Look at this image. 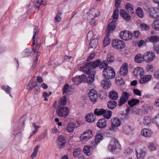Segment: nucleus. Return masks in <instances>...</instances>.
Here are the masks:
<instances>
[{
    "label": "nucleus",
    "mask_w": 159,
    "mask_h": 159,
    "mask_svg": "<svg viewBox=\"0 0 159 159\" xmlns=\"http://www.w3.org/2000/svg\"><path fill=\"white\" fill-rule=\"evenodd\" d=\"M121 121L117 117H113L111 119V125L109 127L108 130L111 132H117L119 131L118 127L121 124Z\"/></svg>",
    "instance_id": "1"
},
{
    "label": "nucleus",
    "mask_w": 159,
    "mask_h": 159,
    "mask_svg": "<svg viewBox=\"0 0 159 159\" xmlns=\"http://www.w3.org/2000/svg\"><path fill=\"white\" fill-rule=\"evenodd\" d=\"M119 10L117 9H116L114 11L113 15V20L109 23L107 28L106 31V34L108 33L110 35V33H111L115 29V25L114 22L117 20L118 16Z\"/></svg>",
    "instance_id": "2"
},
{
    "label": "nucleus",
    "mask_w": 159,
    "mask_h": 159,
    "mask_svg": "<svg viewBox=\"0 0 159 159\" xmlns=\"http://www.w3.org/2000/svg\"><path fill=\"white\" fill-rule=\"evenodd\" d=\"M102 74L105 79L111 80L115 78L116 73L114 69L111 66H107L103 70Z\"/></svg>",
    "instance_id": "3"
},
{
    "label": "nucleus",
    "mask_w": 159,
    "mask_h": 159,
    "mask_svg": "<svg viewBox=\"0 0 159 159\" xmlns=\"http://www.w3.org/2000/svg\"><path fill=\"white\" fill-rule=\"evenodd\" d=\"M108 148L111 152H118L121 149V146L118 140L113 139L110 142Z\"/></svg>",
    "instance_id": "4"
},
{
    "label": "nucleus",
    "mask_w": 159,
    "mask_h": 159,
    "mask_svg": "<svg viewBox=\"0 0 159 159\" xmlns=\"http://www.w3.org/2000/svg\"><path fill=\"white\" fill-rule=\"evenodd\" d=\"M69 113V109L66 107L59 105L56 111V114L57 116L66 118L68 115Z\"/></svg>",
    "instance_id": "5"
},
{
    "label": "nucleus",
    "mask_w": 159,
    "mask_h": 159,
    "mask_svg": "<svg viewBox=\"0 0 159 159\" xmlns=\"http://www.w3.org/2000/svg\"><path fill=\"white\" fill-rule=\"evenodd\" d=\"M136 153L137 159H144L146 155V151L145 148L140 146L136 147Z\"/></svg>",
    "instance_id": "6"
},
{
    "label": "nucleus",
    "mask_w": 159,
    "mask_h": 159,
    "mask_svg": "<svg viewBox=\"0 0 159 159\" xmlns=\"http://www.w3.org/2000/svg\"><path fill=\"white\" fill-rule=\"evenodd\" d=\"M112 44L113 47L117 49H123L125 46V42L123 41L118 39L113 40Z\"/></svg>",
    "instance_id": "7"
},
{
    "label": "nucleus",
    "mask_w": 159,
    "mask_h": 159,
    "mask_svg": "<svg viewBox=\"0 0 159 159\" xmlns=\"http://www.w3.org/2000/svg\"><path fill=\"white\" fill-rule=\"evenodd\" d=\"M148 15L150 18L156 19L159 18V9L157 8H150L148 10Z\"/></svg>",
    "instance_id": "8"
},
{
    "label": "nucleus",
    "mask_w": 159,
    "mask_h": 159,
    "mask_svg": "<svg viewBox=\"0 0 159 159\" xmlns=\"http://www.w3.org/2000/svg\"><path fill=\"white\" fill-rule=\"evenodd\" d=\"M130 93L127 92H124L119 100V102L118 103V105L121 106L122 105L127 101L128 100L129 97Z\"/></svg>",
    "instance_id": "9"
},
{
    "label": "nucleus",
    "mask_w": 159,
    "mask_h": 159,
    "mask_svg": "<svg viewBox=\"0 0 159 159\" xmlns=\"http://www.w3.org/2000/svg\"><path fill=\"white\" fill-rule=\"evenodd\" d=\"M37 27H35L34 30V34L33 36V37L32 39V40L33 41V45L32 49L34 52V53L36 52L39 51V48L40 47V45L39 43H37L36 45L35 46V38L36 37V34L38 32V31L36 29Z\"/></svg>",
    "instance_id": "10"
},
{
    "label": "nucleus",
    "mask_w": 159,
    "mask_h": 159,
    "mask_svg": "<svg viewBox=\"0 0 159 159\" xmlns=\"http://www.w3.org/2000/svg\"><path fill=\"white\" fill-rule=\"evenodd\" d=\"M120 36L121 39L125 40H128L132 39L133 35L132 33L128 31H123L120 33Z\"/></svg>",
    "instance_id": "11"
},
{
    "label": "nucleus",
    "mask_w": 159,
    "mask_h": 159,
    "mask_svg": "<svg viewBox=\"0 0 159 159\" xmlns=\"http://www.w3.org/2000/svg\"><path fill=\"white\" fill-rule=\"evenodd\" d=\"M144 61L149 62L153 61L155 58V54L153 52H147L144 54Z\"/></svg>",
    "instance_id": "12"
},
{
    "label": "nucleus",
    "mask_w": 159,
    "mask_h": 159,
    "mask_svg": "<svg viewBox=\"0 0 159 159\" xmlns=\"http://www.w3.org/2000/svg\"><path fill=\"white\" fill-rule=\"evenodd\" d=\"M89 96L92 102H97L98 96L97 92L95 90L92 89L89 93Z\"/></svg>",
    "instance_id": "13"
},
{
    "label": "nucleus",
    "mask_w": 159,
    "mask_h": 159,
    "mask_svg": "<svg viewBox=\"0 0 159 159\" xmlns=\"http://www.w3.org/2000/svg\"><path fill=\"white\" fill-rule=\"evenodd\" d=\"M57 146L59 148H62L65 145L66 140L62 136H59L57 142Z\"/></svg>",
    "instance_id": "14"
},
{
    "label": "nucleus",
    "mask_w": 159,
    "mask_h": 159,
    "mask_svg": "<svg viewBox=\"0 0 159 159\" xmlns=\"http://www.w3.org/2000/svg\"><path fill=\"white\" fill-rule=\"evenodd\" d=\"M133 73L134 75L136 77H140V78L143 75L144 71L142 67H138L134 69Z\"/></svg>",
    "instance_id": "15"
},
{
    "label": "nucleus",
    "mask_w": 159,
    "mask_h": 159,
    "mask_svg": "<svg viewBox=\"0 0 159 159\" xmlns=\"http://www.w3.org/2000/svg\"><path fill=\"white\" fill-rule=\"evenodd\" d=\"M100 12L98 10L93 9L91 10L89 12L86 13V15L87 16H89L91 18H94L99 15Z\"/></svg>",
    "instance_id": "16"
},
{
    "label": "nucleus",
    "mask_w": 159,
    "mask_h": 159,
    "mask_svg": "<svg viewBox=\"0 0 159 159\" xmlns=\"http://www.w3.org/2000/svg\"><path fill=\"white\" fill-rule=\"evenodd\" d=\"M128 72V66L126 63H124L121 67L120 74L122 75L125 76L126 75Z\"/></svg>",
    "instance_id": "17"
},
{
    "label": "nucleus",
    "mask_w": 159,
    "mask_h": 159,
    "mask_svg": "<svg viewBox=\"0 0 159 159\" xmlns=\"http://www.w3.org/2000/svg\"><path fill=\"white\" fill-rule=\"evenodd\" d=\"M141 134L142 135L145 137H149L153 135V132L151 129H143L141 131Z\"/></svg>",
    "instance_id": "18"
},
{
    "label": "nucleus",
    "mask_w": 159,
    "mask_h": 159,
    "mask_svg": "<svg viewBox=\"0 0 159 159\" xmlns=\"http://www.w3.org/2000/svg\"><path fill=\"white\" fill-rule=\"evenodd\" d=\"M91 67L89 62H87L83 66L80 68V70L81 71L86 73V74H89L90 73Z\"/></svg>",
    "instance_id": "19"
},
{
    "label": "nucleus",
    "mask_w": 159,
    "mask_h": 159,
    "mask_svg": "<svg viewBox=\"0 0 159 159\" xmlns=\"http://www.w3.org/2000/svg\"><path fill=\"white\" fill-rule=\"evenodd\" d=\"M110 80H107L105 79L104 80H102L101 81V84L102 86L105 89H108L109 88L111 84V83Z\"/></svg>",
    "instance_id": "20"
},
{
    "label": "nucleus",
    "mask_w": 159,
    "mask_h": 159,
    "mask_svg": "<svg viewBox=\"0 0 159 159\" xmlns=\"http://www.w3.org/2000/svg\"><path fill=\"white\" fill-rule=\"evenodd\" d=\"M12 126L14 128V131L15 133L14 134L15 135L20 134L23 130V128H19L18 123H14L12 124Z\"/></svg>",
    "instance_id": "21"
},
{
    "label": "nucleus",
    "mask_w": 159,
    "mask_h": 159,
    "mask_svg": "<svg viewBox=\"0 0 159 159\" xmlns=\"http://www.w3.org/2000/svg\"><path fill=\"white\" fill-rule=\"evenodd\" d=\"M120 14L126 20H129L131 19L130 16L123 9H121L120 10Z\"/></svg>",
    "instance_id": "22"
},
{
    "label": "nucleus",
    "mask_w": 159,
    "mask_h": 159,
    "mask_svg": "<svg viewBox=\"0 0 159 159\" xmlns=\"http://www.w3.org/2000/svg\"><path fill=\"white\" fill-rule=\"evenodd\" d=\"M107 125L106 120L104 118L99 120L97 123V126L100 128H103L106 127Z\"/></svg>",
    "instance_id": "23"
},
{
    "label": "nucleus",
    "mask_w": 159,
    "mask_h": 159,
    "mask_svg": "<svg viewBox=\"0 0 159 159\" xmlns=\"http://www.w3.org/2000/svg\"><path fill=\"white\" fill-rule=\"evenodd\" d=\"M139 80L141 84H145L150 80L152 78V76L150 75H147L142 77L141 76Z\"/></svg>",
    "instance_id": "24"
},
{
    "label": "nucleus",
    "mask_w": 159,
    "mask_h": 159,
    "mask_svg": "<svg viewBox=\"0 0 159 159\" xmlns=\"http://www.w3.org/2000/svg\"><path fill=\"white\" fill-rule=\"evenodd\" d=\"M109 97L111 100H116L118 98V93L115 91H111L109 93Z\"/></svg>",
    "instance_id": "25"
},
{
    "label": "nucleus",
    "mask_w": 159,
    "mask_h": 159,
    "mask_svg": "<svg viewBox=\"0 0 159 159\" xmlns=\"http://www.w3.org/2000/svg\"><path fill=\"white\" fill-rule=\"evenodd\" d=\"M125 9L129 14H132L134 12L133 6L129 3L126 4Z\"/></svg>",
    "instance_id": "26"
},
{
    "label": "nucleus",
    "mask_w": 159,
    "mask_h": 159,
    "mask_svg": "<svg viewBox=\"0 0 159 159\" xmlns=\"http://www.w3.org/2000/svg\"><path fill=\"white\" fill-rule=\"evenodd\" d=\"M75 125L73 123L70 122L67 125L66 130L69 133L73 132L75 127Z\"/></svg>",
    "instance_id": "27"
},
{
    "label": "nucleus",
    "mask_w": 159,
    "mask_h": 159,
    "mask_svg": "<svg viewBox=\"0 0 159 159\" xmlns=\"http://www.w3.org/2000/svg\"><path fill=\"white\" fill-rule=\"evenodd\" d=\"M122 128L123 132L126 134H129L132 130L131 126L129 125H125Z\"/></svg>",
    "instance_id": "28"
},
{
    "label": "nucleus",
    "mask_w": 159,
    "mask_h": 159,
    "mask_svg": "<svg viewBox=\"0 0 159 159\" xmlns=\"http://www.w3.org/2000/svg\"><path fill=\"white\" fill-rule=\"evenodd\" d=\"M117 105V102L113 100L109 101L107 103V107L109 109H114Z\"/></svg>",
    "instance_id": "29"
},
{
    "label": "nucleus",
    "mask_w": 159,
    "mask_h": 159,
    "mask_svg": "<svg viewBox=\"0 0 159 159\" xmlns=\"http://www.w3.org/2000/svg\"><path fill=\"white\" fill-rule=\"evenodd\" d=\"M152 26L155 30L159 31V19L154 20L152 24Z\"/></svg>",
    "instance_id": "30"
},
{
    "label": "nucleus",
    "mask_w": 159,
    "mask_h": 159,
    "mask_svg": "<svg viewBox=\"0 0 159 159\" xmlns=\"http://www.w3.org/2000/svg\"><path fill=\"white\" fill-rule=\"evenodd\" d=\"M139 99L135 98H133L131 100L128 101V104L130 106V107H132L133 106L136 105L137 103H139Z\"/></svg>",
    "instance_id": "31"
},
{
    "label": "nucleus",
    "mask_w": 159,
    "mask_h": 159,
    "mask_svg": "<svg viewBox=\"0 0 159 159\" xmlns=\"http://www.w3.org/2000/svg\"><path fill=\"white\" fill-rule=\"evenodd\" d=\"M95 73V72H94L93 74H89L86 79L87 82L88 84H91L93 82L94 80Z\"/></svg>",
    "instance_id": "32"
},
{
    "label": "nucleus",
    "mask_w": 159,
    "mask_h": 159,
    "mask_svg": "<svg viewBox=\"0 0 159 159\" xmlns=\"http://www.w3.org/2000/svg\"><path fill=\"white\" fill-rule=\"evenodd\" d=\"M98 43V40L97 39H92L90 42L89 47L92 48H95Z\"/></svg>",
    "instance_id": "33"
},
{
    "label": "nucleus",
    "mask_w": 159,
    "mask_h": 159,
    "mask_svg": "<svg viewBox=\"0 0 159 159\" xmlns=\"http://www.w3.org/2000/svg\"><path fill=\"white\" fill-rule=\"evenodd\" d=\"M135 62L138 63L142 62L144 61V56L143 57H142L141 54H138L135 57Z\"/></svg>",
    "instance_id": "34"
},
{
    "label": "nucleus",
    "mask_w": 159,
    "mask_h": 159,
    "mask_svg": "<svg viewBox=\"0 0 159 159\" xmlns=\"http://www.w3.org/2000/svg\"><path fill=\"white\" fill-rule=\"evenodd\" d=\"M109 33L106 34V36L104 38L103 41V47H105L110 43V39L109 36Z\"/></svg>",
    "instance_id": "35"
},
{
    "label": "nucleus",
    "mask_w": 159,
    "mask_h": 159,
    "mask_svg": "<svg viewBox=\"0 0 159 159\" xmlns=\"http://www.w3.org/2000/svg\"><path fill=\"white\" fill-rule=\"evenodd\" d=\"M101 62L100 60H97L94 62L91 61L89 62L91 67V69H93L97 67L99 65Z\"/></svg>",
    "instance_id": "36"
},
{
    "label": "nucleus",
    "mask_w": 159,
    "mask_h": 159,
    "mask_svg": "<svg viewBox=\"0 0 159 159\" xmlns=\"http://www.w3.org/2000/svg\"><path fill=\"white\" fill-rule=\"evenodd\" d=\"M136 13L140 18H143L144 17V14L142 8L140 7H138L136 10Z\"/></svg>",
    "instance_id": "37"
},
{
    "label": "nucleus",
    "mask_w": 159,
    "mask_h": 159,
    "mask_svg": "<svg viewBox=\"0 0 159 159\" xmlns=\"http://www.w3.org/2000/svg\"><path fill=\"white\" fill-rule=\"evenodd\" d=\"M87 121L89 122H92L94 121V115L93 113H89L85 117Z\"/></svg>",
    "instance_id": "38"
},
{
    "label": "nucleus",
    "mask_w": 159,
    "mask_h": 159,
    "mask_svg": "<svg viewBox=\"0 0 159 159\" xmlns=\"http://www.w3.org/2000/svg\"><path fill=\"white\" fill-rule=\"evenodd\" d=\"M46 4L45 0H37L35 3L34 6L36 7L39 8L41 5L44 6Z\"/></svg>",
    "instance_id": "39"
},
{
    "label": "nucleus",
    "mask_w": 159,
    "mask_h": 159,
    "mask_svg": "<svg viewBox=\"0 0 159 159\" xmlns=\"http://www.w3.org/2000/svg\"><path fill=\"white\" fill-rule=\"evenodd\" d=\"M105 112V110L103 109L96 108L95 109L94 112V114L97 116L103 115Z\"/></svg>",
    "instance_id": "40"
},
{
    "label": "nucleus",
    "mask_w": 159,
    "mask_h": 159,
    "mask_svg": "<svg viewBox=\"0 0 159 159\" xmlns=\"http://www.w3.org/2000/svg\"><path fill=\"white\" fill-rule=\"evenodd\" d=\"M143 110L146 112H148L152 111L153 107L149 104H145L143 106Z\"/></svg>",
    "instance_id": "41"
},
{
    "label": "nucleus",
    "mask_w": 159,
    "mask_h": 159,
    "mask_svg": "<svg viewBox=\"0 0 159 159\" xmlns=\"http://www.w3.org/2000/svg\"><path fill=\"white\" fill-rule=\"evenodd\" d=\"M47 135V132L46 131H45L43 133L41 134L38 137L37 139H35V141H39L40 140L44 139Z\"/></svg>",
    "instance_id": "42"
},
{
    "label": "nucleus",
    "mask_w": 159,
    "mask_h": 159,
    "mask_svg": "<svg viewBox=\"0 0 159 159\" xmlns=\"http://www.w3.org/2000/svg\"><path fill=\"white\" fill-rule=\"evenodd\" d=\"M86 76L84 75H83L79 76L78 77L77 76L75 78H74V80H76L79 81L80 83H81L85 80Z\"/></svg>",
    "instance_id": "43"
},
{
    "label": "nucleus",
    "mask_w": 159,
    "mask_h": 159,
    "mask_svg": "<svg viewBox=\"0 0 159 159\" xmlns=\"http://www.w3.org/2000/svg\"><path fill=\"white\" fill-rule=\"evenodd\" d=\"M103 136L101 134L98 133L95 136V141L98 143L100 141L103 139Z\"/></svg>",
    "instance_id": "44"
},
{
    "label": "nucleus",
    "mask_w": 159,
    "mask_h": 159,
    "mask_svg": "<svg viewBox=\"0 0 159 159\" xmlns=\"http://www.w3.org/2000/svg\"><path fill=\"white\" fill-rule=\"evenodd\" d=\"M39 147V145H37L35 147L34 149V152L30 156V158L32 159H33L37 156L38 148Z\"/></svg>",
    "instance_id": "45"
},
{
    "label": "nucleus",
    "mask_w": 159,
    "mask_h": 159,
    "mask_svg": "<svg viewBox=\"0 0 159 159\" xmlns=\"http://www.w3.org/2000/svg\"><path fill=\"white\" fill-rule=\"evenodd\" d=\"M152 120L148 116L144 117L143 119V124L144 125H148L151 124Z\"/></svg>",
    "instance_id": "46"
},
{
    "label": "nucleus",
    "mask_w": 159,
    "mask_h": 159,
    "mask_svg": "<svg viewBox=\"0 0 159 159\" xmlns=\"http://www.w3.org/2000/svg\"><path fill=\"white\" fill-rule=\"evenodd\" d=\"M111 114L112 112L111 111L109 110L106 111L105 110V112H104L103 115L105 118L109 119L111 118Z\"/></svg>",
    "instance_id": "47"
},
{
    "label": "nucleus",
    "mask_w": 159,
    "mask_h": 159,
    "mask_svg": "<svg viewBox=\"0 0 159 159\" xmlns=\"http://www.w3.org/2000/svg\"><path fill=\"white\" fill-rule=\"evenodd\" d=\"M107 62L109 64L113 62L115 60L114 56L111 54H109L107 55Z\"/></svg>",
    "instance_id": "48"
},
{
    "label": "nucleus",
    "mask_w": 159,
    "mask_h": 159,
    "mask_svg": "<svg viewBox=\"0 0 159 159\" xmlns=\"http://www.w3.org/2000/svg\"><path fill=\"white\" fill-rule=\"evenodd\" d=\"M149 39L152 42L156 43L159 41V37L157 36H152L149 38Z\"/></svg>",
    "instance_id": "49"
},
{
    "label": "nucleus",
    "mask_w": 159,
    "mask_h": 159,
    "mask_svg": "<svg viewBox=\"0 0 159 159\" xmlns=\"http://www.w3.org/2000/svg\"><path fill=\"white\" fill-rule=\"evenodd\" d=\"M37 84L36 82L34 83L33 81L30 80L29 83L27 88L29 90L34 88L36 86H37Z\"/></svg>",
    "instance_id": "50"
},
{
    "label": "nucleus",
    "mask_w": 159,
    "mask_h": 159,
    "mask_svg": "<svg viewBox=\"0 0 159 159\" xmlns=\"http://www.w3.org/2000/svg\"><path fill=\"white\" fill-rule=\"evenodd\" d=\"M82 134L83 135L89 136V138H90L92 137L93 135L92 131L90 129L87 130L86 131L84 132Z\"/></svg>",
    "instance_id": "51"
},
{
    "label": "nucleus",
    "mask_w": 159,
    "mask_h": 159,
    "mask_svg": "<svg viewBox=\"0 0 159 159\" xmlns=\"http://www.w3.org/2000/svg\"><path fill=\"white\" fill-rule=\"evenodd\" d=\"M91 148L90 146H86L83 149L84 153L87 155L89 156L90 154V149Z\"/></svg>",
    "instance_id": "52"
},
{
    "label": "nucleus",
    "mask_w": 159,
    "mask_h": 159,
    "mask_svg": "<svg viewBox=\"0 0 159 159\" xmlns=\"http://www.w3.org/2000/svg\"><path fill=\"white\" fill-rule=\"evenodd\" d=\"M67 98L65 96H63L60 98V101L59 102V105L63 106L65 105L66 102Z\"/></svg>",
    "instance_id": "53"
},
{
    "label": "nucleus",
    "mask_w": 159,
    "mask_h": 159,
    "mask_svg": "<svg viewBox=\"0 0 159 159\" xmlns=\"http://www.w3.org/2000/svg\"><path fill=\"white\" fill-rule=\"evenodd\" d=\"M80 138V141L83 142H85L90 139L89 136L83 135L82 134L81 135Z\"/></svg>",
    "instance_id": "54"
},
{
    "label": "nucleus",
    "mask_w": 159,
    "mask_h": 159,
    "mask_svg": "<svg viewBox=\"0 0 159 159\" xmlns=\"http://www.w3.org/2000/svg\"><path fill=\"white\" fill-rule=\"evenodd\" d=\"M140 28L142 30H147L149 29V26L145 24L142 23L140 25Z\"/></svg>",
    "instance_id": "55"
},
{
    "label": "nucleus",
    "mask_w": 159,
    "mask_h": 159,
    "mask_svg": "<svg viewBox=\"0 0 159 159\" xmlns=\"http://www.w3.org/2000/svg\"><path fill=\"white\" fill-rule=\"evenodd\" d=\"M81 149L79 148H77L74 150L73 155L74 157H77L80 155Z\"/></svg>",
    "instance_id": "56"
},
{
    "label": "nucleus",
    "mask_w": 159,
    "mask_h": 159,
    "mask_svg": "<svg viewBox=\"0 0 159 159\" xmlns=\"http://www.w3.org/2000/svg\"><path fill=\"white\" fill-rule=\"evenodd\" d=\"M61 14V13L60 11H58L57 15L56 16L55 18V21L59 22L61 20V19L60 16Z\"/></svg>",
    "instance_id": "57"
},
{
    "label": "nucleus",
    "mask_w": 159,
    "mask_h": 159,
    "mask_svg": "<svg viewBox=\"0 0 159 159\" xmlns=\"http://www.w3.org/2000/svg\"><path fill=\"white\" fill-rule=\"evenodd\" d=\"M154 120L157 127L159 128V114L154 118Z\"/></svg>",
    "instance_id": "58"
},
{
    "label": "nucleus",
    "mask_w": 159,
    "mask_h": 159,
    "mask_svg": "<svg viewBox=\"0 0 159 159\" xmlns=\"http://www.w3.org/2000/svg\"><path fill=\"white\" fill-rule=\"evenodd\" d=\"M149 150L151 151H154L156 149V147L154 144L152 143L149 144L148 146Z\"/></svg>",
    "instance_id": "59"
},
{
    "label": "nucleus",
    "mask_w": 159,
    "mask_h": 159,
    "mask_svg": "<svg viewBox=\"0 0 159 159\" xmlns=\"http://www.w3.org/2000/svg\"><path fill=\"white\" fill-rule=\"evenodd\" d=\"M107 65V62L106 61H102L99 65V66L101 68H103L106 67Z\"/></svg>",
    "instance_id": "60"
},
{
    "label": "nucleus",
    "mask_w": 159,
    "mask_h": 159,
    "mask_svg": "<svg viewBox=\"0 0 159 159\" xmlns=\"http://www.w3.org/2000/svg\"><path fill=\"white\" fill-rule=\"evenodd\" d=\"M69 88V84L67 83L66 84L63 88V94L65 93L68 92V89Z\"/></svg>",
    "instance_id": "61"
},
{
    "label": "nucleus",
    "mask_w": 159,
    "mask_h": 159,
    "mask_svg": "<svg viewBox=\"0 0 159 159\" xmlns=\"http://www.w3.org/2000/svg\"><path fill=\"white\" fill-rule=\"evenodd\" d=\"M52 94V92H49L48 93L45 92L43 93V96L44 98V100L45 101L48 100V98H47V97L50 96Z\"/></svg>",
    "instance_id": "62"
},
{
    "label": "nucleus",
    "mask_w": 159,
    "mask_h": 159,
    "mask_svg": "<svg viewBox=\"0 0 159 159\" xmlns=\"http://www.w3.org/2000/svg\"><path fill=\"white\" fill-rule=\"evenodd\" d=\"M31 52L32 51L30 49L27 48L25 49L24 51V52L25 54V56L28 57L30 55Z\"/></svg>",
    "instance_id": "63"
},
{
    "label": "nucleus",
    "mask_w": 159,
    "mask_h": 159,
    "mask_svg": "<svg viewBox=\"0 0 159 159\" xmlns=\"http://www.w3.org/2000/svg\"><path fill=\"white\" fill-rule=\"evenodd\" d=\"M34 91L35 92V93L36 94H38L40 93V91L39 90L40 87L37 85L34 88Z\"/></svg>",
    "instance_id": "64"
}]
</instances>
